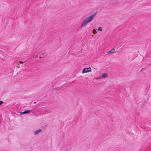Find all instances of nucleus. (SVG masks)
<instances>
[{
    "label": "nucleus",
    "mask_w": 151,
    "mask_h": 151,
    "mask_svg": "<svg viewBox=\"0 0 151 151\" xmlns=\"http://www.w3.org/2000/svg\"><path fill=\"white\" fill-rule=\"evenodd\" d=\"M96 13H94L90 16H89L83 20L82 23L81 27H83L85 26L88 23L91 22L93 19L94 18V17L96 15Z\"/></svg>",
    "instance_id": "f257e3e1"
},
{
    "label": "nucleus",
    "mask_w": 151,
    "mask_h": 151,
    "mask_svg": "<svg viewBox=\"0 0 151 151\" xmlns=\"http://www.w3.org/2000/svg\"><path fill=\"white\" fill-rule=\"evenodd\" d=\"M91 68H85L83 69L82 73H86L91 72Z\"/></svg>",
    "instance_id": "f03ea898"
},
{
    "label": "nucleus",
    "mask_w": 151,
    "mask_h": 151,
    "mask_svg": "<svg viewBox=\"0 0 151 151\" xmlns=\"http://www.w3.org/2000/svg\"><path fill=\"white\" fill-rule=\"evenodd\" d=\"M115 52V50L114 48H112L111 50L107 52L108 54H113Z\"/></svg>",
    "instance_id": "7ed1b4c3"
},
{
    "label": "nucleus",
    "mask_w": 151,
    "mask_h": 151,
    "mask_svg": "<svg viewBox=\"0 0 151 151\" xmlns=\"http://www.w3.org/2000/svg\"><path fill=\"white\" fill-rule=\"evenodd\" d=\"M32 110H26L25 111H24L22 112H21L20 113V114H25L27 113H29Z\"/></svg>",
    "instance_id": "20e7f679"
},
{
    "label": "nucleus",
    "mask_w": 151,
    "mask_h": 151,
    "mask_svg": "<svg viewBox=\"0 0 151 151\" xmlns=\"http://www.w3.org/2000/svg\"><path fill=\"white\" fill-rule=\"evenodd\" d=\"M41 131V129H39L36 131H34V133L36 135L40 132Z\"/></svg>",
    "instance_id": "39448f33"
},
{
    "label": "nucleus",
    "mask_w": 151,
    "mask_h": 151,
    "mask_svg": "<svg viewBox=\"0 0 151 151\" xmlns=\"http://www.w3.org/2000/svg\"><path fill=\"white\" fill-rule=\"evenodd\" d=\"M107 76V74L106 73H103L102 75V77L105 78Z\"/></svg>",
    "instance_id": "423d86ee"
},
{
    "label": "nucleus",
    "mask_w": 151,
    "mask_h": 151,
    "mask_svg": "<svg viewBox=\"0 0 151 151\" xmlns=\"http://www.w3.org/2000/svg\"><path fill=\"white\" fill-rule=\"evenodd\" d=\"M119 4L118 2H116L115 3L113 4V5L115 6H119Z\"/></svg>",
    "instance_id": "0eeeda50"
},
{
    "label": "nucleus",
    "mask_w": 151,
    "mask_h": 151,
    "mask_svg": "<svg viewBox=\"0 0 151 151\" xmlns=\"http://www.w3.org/2000/svg\"><path fill=\"white\" fill-rule=\"evenodd\" d=\"M98 30L99 31H101L102 30V28L101 27H99L98 28Z\"/></svg>",
    "instance_id": "6e6552de"
},
{
    "label": "nucleus",
    "mask_w": 151,
    "mask_h": 151,
    "mask_svg": "<svg viewBox=\"0 0 151 151\" xmlns=\"http://www.w3.org/2000/svg\"><path fill=\"white\" fill-rule=\"evenodd\" d=\"M93 33L94 34H95L96 33V30L95 29H93Z\"/></svg>",
    "instance_id": "1a4fd4ad"
},
{
    "label": "nucleus",
    "mask_w": 151,
    "mask_h": 151,
    "mask_svg": "<svg viewBox=\"0 0 151 151\" xmlns=\"http://www.w3.org/2000/svg\"><path fill=\"white\" fill-rule=\"evenodd\" d=\"M3 103V102L2 101H0V105L2 104Z\"/></svg>",
    "instance_id": "9d476101"
},
{
    "label": "nucleus",
    "mask_w": 151,
    "mask_h": 151,
    "mask_svg": "<svg viewBox=\"0 0 151 151\" xmlns=\"http://www.w3.org/2000/svg\"><path fill=\"white\" fill-rule=\"evenodd\" d=\"M23 63V62H22V61H20V62H19V63H20V64H21V63Z\"/></svg>",
    "instance_id": "9b49d317"
},
{
    "label": "nucleus",
    "mask_w": 151,
    "mask_h": 151,
    "mask_svg": "<svg viewBox=\"0 0 151 151\" xmlns=\"http://www.w3.org/2000/svg\"><path fill=\"white\" fill-rule=\"evenodd\" d=\"M65 151H68V150H66Z\"/></svg>",
    "instance_id": "f8f14e48"
}]
</instances>
